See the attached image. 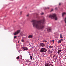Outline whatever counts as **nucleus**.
Instances as JSON below:
<instances>
[{"label":"nucleus","mask_w":66,"mask_h":66,"mask_svg":"<svg viewBox=\"0 0 66 66\" xmlns=\"http://www.w3.org/2000/svg\"><path fill=\"white\" fill-rule=\"evenodd\" d=\"M66 13L65 12H64L63 13L62 15V16L63 17L64 15H66Z\"/></svg>","instance_id":"12"},{"label":"nucleus","mask_w":66,"mask_h":66,"mask_svg":"<svg viewBox=\"0 0 66 66\" xmlns=\"http://www.w3.org/2000/svg\"><path fill=\"white\" fill-rule=\"evenodd\" d=\"M23 49L25 50H27L28 49V48L27 47H24L23 48Z\"/></svg>","instance_id":"8"},{"label":"nucleus","mask_w":66,"mask_h":66,"mask_svg":"<svg viewBox=\"0 0 66 66\" xmlns=\"http://www.w3.org/2000/svg\"><path fill=\"white\" fill-rule=\"evenodd\" d=\"M53 10V9H52L51 10V12H52Z\"/></svg>","instance_id":"23"},{"label":"nucleus","mask_w":66,"mask_h":66,"mask_svg":"<svg viewBox=\"0 0 66 66\" xmlns=\"http://www.w3.org/2000/svg\"><path fill=\"white\" fill-rule=\"evenodd\" d=\"M49 17L50 18H51L52 19H54L56 20L57 19V18L56 16V14H53L52 15H50Z\"/></svg>","instance_id":"2"},{"label":"nucleus","mask_w":66,"mask_h":66,"mask_svg":"<svg viewBox=\"0 0 66 66\" xmlns=\"http://www.w3.org/2000/svg\"><path fill=\"white\" fill-rule=\"evenodd\" d=\"M21 13H22V12H21L20 13V14H21Z\"/></svg>","instance_id":"25"},{"label":"nucleus","mask_w":66,"mask_h":66,"mask_svg":"<svg viewBox=\"0 0 66 66\" xmlns=\"http://www.w3.org/2000/svg\"><path fill=\"white\" fill-rule=\"evenodd\" d=\"M30 57L31 60H32V59H33V57H32V56H31Z\"/></svg>","instance_id":"16"},{"label":"nucleus","mask_w":66,"mask_h":66,"mask_svg":"<svg viewBox=\"0 0 66 66\" xmlns=\"http://www.w3.org/2000/svg\"><path fill=\"white\" fill-rule=\"evenodd\" d=\"M47 31L48 32H51V27H49L47 29Z\"/></svg>","instance_id":"6"},{"label":"nucleus","mask_w":66,"mask_h":66,"mask_svg":"<svg viewBox=\"0 0 66 66\" xmlns=\"http://www.w3.org/2000/svg\"><path fill=\"white\" fill-rule=\"evenodd\" d=\"M21 41L22 42H24V40L23 39H22Z\"/></svg>","instance_id":"18"},{"label":"nucleus","mask_w":66,"mask_h":66,"mask_svg":"<svg viewBox=\"0 0 66 66\" xmlns=\"http://www.w3.org/2000/svg\"><path fill=\"white\" fill-rule=\"evenodd\" d=\"M29 45H30V43H29Z\"/></svg>","instance_id":"30"},{"label":"nucleus","mask_w":66,"mask_h":66,"mask_svg":"<svg viewBox=\"0 0 66 66\" xmlns=\"http://www.w3.org/2000/svg\"><path fill=\"white\" fill-rule=\"evenodd\" d=\"M18 43H19V41H18Z\"/></svg>","instance_id":"31"},{"label":"nucleus","mask_w":66,"mask_h":66,"mask_svg":"<svg viewBox=\"0 0 66 66\" xmlns=\"http://www.w3.org/2000/svg\"><path fill=\"white\" fill-rule=\"evenodd\" d=\"M32 37H33V36L32 35H29L28 37L29 38H32Z\"/></svg>","instance_id":"10"},{"label":"nucleus","mask_w":66,"mask_h":66,"mask_svg":"<svg viewBox=\"0 0 66 66\" xmlns=\"http://www.w3.org/2000/svg\"><path fill=\"white\" fill-rule=\"evenodd\" d=\"M62 41H63V39H61L60 40H59L58 41V43H59V44H61Z\"/></svg>","instance_id":"7"},{"label":"nucleus","mask_w":66,"mask_h":66,"mask_svg":"<svg viewBox=\"0 0 66 66\" xmlns=\"http://www.w3.org/2000/svg\"><path fill=\"white\" fill-rule=\"evenodd\" d=\"M45 43H41L40 44V46H41V47H45Z\"/></svg>","instance_id":"4"},{"label":"nucleus","mask_w":66,"mask_h":66,"mask_svg":"<svg viewBox=\"0 0 66 66\" xmlns=\"http://www.w3.org/2000/svg\"><path fill=\"white\" fill-rule=\"evenodd\" d=\"M59 5H61V3H60L59 4Z\"/></svg>","instance_id":"26"},{"label":"nucleus","mask_w":66,"mask_h":66,"mask_svg":"<svg viewBox=\"0 0 66 66\" xmlns=\"http://www.w3.org/2000/svg\"><path fill=\"white\" fill-rule=\"evenodd\" d=\"M60 38H63V37L62 36V34H60Z\"/></svg>","instance_id":"15"},{"label":"nucleus","mask_w":66,"mask_h":66,"mask_svg":"<svg viewBox=\"0 0 66 66\" xmlns=\"http://www.w3.org/2000/svg\"><path fill=\"white\" fill-rule=\"evenodd\" d=\"M16 59H19V56H18L16 58Z\"/></svg>","instance_id":"17"},{"label":"nucleus","mask_w":66,"mask_h":66,"mask_svg":"<svg viewBox=\"0 0 66 66\" xmlns=\"http://www.w3.org/2000/svg\"><path fill=\"white\" fill-rule=\"evenodd\" d=\"M43 42L44 43H47V41L46 40H43Z\"/></svg>","instance_id":"14"},{"label":"nucleus","mask_w":66,"mask_h":66,"mask_svg":"<svg viewBox=\"0 0 66 66\" xmlns=\"http://www.w3.org/2000/svg\"><path fill=\"white\" fill-rule=\"evenodd\" d=\"M27 17H28V16H29V14H27Z\"/></svg>","instance_id":"24"},{"label":"nucleus","mask_w":66,"mask_h":66,"mask_svg":"<svg viewBox=\"0 0 66 66\" xmlns=\"http://www.w3.org/2000/svg\"><path fill=\"white\" fill-rule=\"evenodd\" d=\"M57 10V8H55V10Z\"/></svg>","instance_id":"22"},{"label":"nucleus","mask_w":66,"mask_h":66,"mask_svg":"<svg viewBox=\"0 0 66 66\" xmlns=\"http://www.w3.org/2000/svg\"><path fill=\"white\" fill-rule=\"evenodd\" d=\"M17 38V36H15L14 37V38Z\"/></svg>","instance_id":"19"},{"label":"nucleus","mask_w":66,"mask_h":66,"mask_svg":"<svg viewBox=\"0 0 66 66\" xmlns=\"http://www.w3.org/2000/svg\"><path fill=\"white\" fill-rule=\"evenodd\" d=\"M47 51V50L46 48H42L40 50V52L41 53H44V52H46Z\"/></svg>","instance_id":"3"},{"label":"nucleus","mask_w":66,"mask_h":66,"mask_svg":"<svg viewBox=\"0 0 66 66\" xmlns=\"http://www.w3.org/2000/svg\"><path fill=\"white\" fill-rule=\"evenodd\" d=\"M53 47V46H49L50 48H52Z\"/></svg>","instance_id":"13"},{"label":"nucleus","mask_w":66,"mask_h":66,"mask_svg":"<svg viewBox=\"0 0 66 66\" xmlns=\"http://www.w3.org/2000/svg\"><path fill=\"white\" fill-rule=\"evenodd\" d=\"M43 14H44V13H41V15H43Z\"/></svg>","instance_id":"20"},{"label":"nucleus","mask_w":66,"mask_h":66,"mask_svg":"<svg viewBox=\"0 0 66 66\" xmlns=\"http://www.w3.org/2000/svg\"><path fill=\"white\" fill-rule=\"evenodd\" d=\"M20 32V30H17L16 32H15L14 34V35H16L17 34H18Z\"/></svg>","instance_id":"5"},{"label":"nucleus","mask_w":66,"mask_h":66,"mask_svg":"<svg viewBox=\"0 0 66 66\" xmlns=\"http://www.w3.org/2000/svg\"><path fill=\"white\" fill-rule=\"evenodd\" d=\"M45 18L40 21L33 20L31 22H33L32 25L34 27H35L38 29H43L45 27Z\"/></svg>","instance_id":"1"},{"label":"nucleus","mask_w":66,"mask_h":66,"mask_svg":"<svg viewBox=\"0 0 66 66\" xmlns=\"http://www.w3.org/2000/svg\"><path fill=\"white\" fill-rule=\"evenodd\" d=\"M50 65L51 66H53V65H52V64H50Z\"/></svg>","instance_id":"21"},{"label":"nucleus","mask_w":66,"mask_h":66,"mask_svg":"<svg viewBox=\"0 0 66 66\" xmlns=\"http://www.w3.org/2000/svg\"><path fill=\"white\" fill-rule=\"evenodd\" d=\"M52 41H53V42H54V40H52Z\"/></svg>","instance_id":"29"},{"label":"nucleus","mask_w":66,"mask_h":66,"mask_svg":"<svg viewBox=\"0 0 66 66\" xmlns=\"http://www.w3.org/2000/svg\"><path fill=\"white\" fill-rule=\"evenodd\" d=\"M61 52V50L60 49L58 50V52H57L58 54H59V53H60Z\"/></svg>","instance_id":"11"},{"label":"nucleus","mask_w":66,"mask_h":66,"mask_svg":"<svg viewBox=\"0 0 66 66\" xmlns=\"http://www.w3.org/2000/svg\"><path fill=\"white\" fill-rule=\"evenodd\" d=\"M27 62H29V60H27Z\"/></svg>","instance_id":"27"},{"label":"nucleus","mask_w":66,"mask_h":66,"mask_svg":"<svg viewBox=\"0 0 66 66\" xmlns=\"http://www.w3.org/2000/svg\"><path fill=\"white\" fill-rule=\"evenodd\" d=\"M45 66H50V65L49 63H45Z\"/></svg>","instance_id":"9"},{"label":"nucleus","mask_w":66,"mask_h":66,"mask_svg":"<svg viewBox=\"0 0 66 66\" xmlns=\"http://www.w3.org/2000/svg\"><path fill=\"white\" fill-rule=\"evenodd\" d=\"M47 9H49V7H48L47 8Z\"/></svg>","instance_id":"28"}]
</instances>
